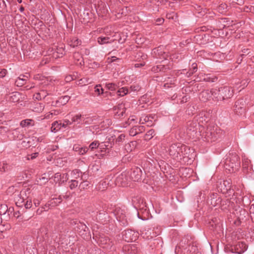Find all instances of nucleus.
<instances>
[{
    "label": "nucleus",
    "mask_w": 254,
    "mask_h": 254,
    "mask_svg": "<svg viewBox=\"0 0 254 254\" xmlns=\"http://www.w3.org/2000/svg\"><path fill=\"white\" fill-rule=\"evenodd\" d=\"M197 123L194 122H189L188 123L187 133L190 137L192 138L205 139L206 141H214L220 137L219 133L216 132L214 128L207 127L206 129L204 128L197 131Z\"/></svg>",
    "instance_id": "1"
},
{
    "label": "nucleus",
    "mask_w": 254,
    "mask_h": 254,
    "mask_svg": "<svg viewBox=\"0 0 254 254\" xmlns=\"http://www.w3.org/2000/svg\"><path fill=\"white\" fill-rule=\"evenodd\" d=\"M190 148L181 143L172 144L169 147V153L174 159L181 160L188 157L190 152Z\"/></svg>",
    "instance_id": "2"
},
{
    "label": "nucleus",
    "mask_w": 254,
    "mask_h": 254,
    "mask_svg": "<svg viewBox=\"0 0 254 254\" xmlns=\"http://www.w3.org/2000/svg\"><path fill=\"white\" fill-rule=\"evenodd\" d=\"M234 95V89L228 86H223L215 88L214 97L216 101H223L230 99Z\"/></svg>",
    "instance_id": "3"
},
{
    "label": "nucleus",
    "mask_w": 254,
    "mask_h": 254,
    "mask_svg": "<svg viewBox=\"0 0 254 254\" xmlns=\"http://www.w3.org/2000/svg\"><path fill=\"white\" fill-rule=\"evenodd\" d=\"M240 166V158L236 153L230 154L226 158L224 168L230 173H233L238 170Z\"/></svg>",
    "instance_id": "4"
},
{
    "label": "nucleus",
    "mask_w": 254,
    "mask_h": 254,
    "mask_svg": "<svg viewBox=\"0 0 254 254\" xmlns=\"http://www.w3.org/2000/svg\"><path fill=\"white\" fill-rule=\"evenodd\" d=\"M30 193V189L22 190L20 193L15 198L16 205L18 207H22L24 204L25 199L28 198V195Z\"/></svg>",
    "instance_id": "5"
},
{
    "label": "nucleus",
    "mask_w": 254,
    "mask_h": 254,
    "mask_svg": "<svg viewBox=\"0 0 254 254\" xmlns=\"http://www.w3.org/2000/svg\"><path fill=\"white\" fill-rule=\"evenodd\" d=\"M214 92H215V88L211 90H204L200 93L199 98L201 101L204 102L211 99L216 101V98L214 97Z\"/></svg>",
    "instance_id": "6"
},
{
    "label": "nucleus",
    "mask_w": 254,
    "mask_h": 254,
    "mask_svg": "<svg viewBox=\"0 0 254 254\" xmlns=\"http://www.w3.org/2000/svg\"><path fill=\"white\" fill-rule=\"evenodd\" d=\"M130 181L128 172H123L117 177L116 184L125 187L128 186V182Z\"/></svg>",
    "instance_id": "7"
},
{
    "label": "nucleus",
    "mask_w": 254,
    "mask_h": 254,
    "mask_svg": "<svg viewBox=\"0 0 254 254\" xmlns=\"http://www.w3.org/2000/svg\"><path fill=\"white\" fill-rule=\"evenodd\" d=\"M234 110L238 115H242L246 111V102L243 99H240L237 100L234 106Z\"/></svg>",
    "instance_id": "8"
},
{
    "label": "nucleus",
    "mask_w": 254,
    "mask_h": 254,
    "mask_svg": "<svg viewBox=\"0 0 254 254\" xmlns=\"http://www.w3.org/2000/svg\"><path fill=\"white\" fill-rule=\"evenodd\" d=\"M142 174V172L140 168L135 167L132 168L130 172L128 173L129 180L134 182H138L141 180Z\"/></svg>",
    "instance_id": "9"
},
{
    "label": "nucleus",
    "mask_w": 254,
    "mask_h": 254,
    "mask_svg": "<svg viewBox=\"0 0 254 254\" xmlns=\"http://www.w3.org/2000/svg\"><path fill=\"white\" fill-rule=\"evenodd\" d=\"M247 249L248 246L245 242H240L233 246L231 251L234 253L242 254L244 253Z\"/></svg>",
    "instance_id": "10"
},
{
    "label": "nucleus",
    "mask_w": 254,
    "mask_h": 254,
    "mask_svg": "<svg viewBox=\"0 0 254 254\" xmlns=\"http://www.w3.org/2000/svg\"><path fill=\"white\" fill-rule=\"evenodd\" d=\"M86 118L80 114L74 115L71 119V123H76L77 125H84L86 124L85 119Z\"/></svg>",
    "instance_id": "11"
},
{
    "label": "nucleus",
    "mask_w": 254,
    "mask_h": 254,
    "mask_svg": "<svg viewBox=\"0 0 254 254\" xmlns=\"http://www.w3.org/2000/svg\"><path fill=\"white\" fill-rule=\"evenodd\" d=\"M152 115L150 116H142L139 120L140 124H143L144 123H147V126L148 127H151L153 125V123L152 120L154 119V117Z\"/></svg>",
    "instance_id": "12"
},
{
    "label": "nucleus",
    "mask_w": 254,
    "mask_h": 254,
    "mask_svg": "<svg viewBox=\"0 0 254 254\" xmlns=\"http://www.w3.org/2000/svg\"><path fill=\"white\" fill-rule=\"evenodd\" d=\"M153 54L157 58L166 59L168 54L162 51V47H158L153 49Z\"/></svg>",
    "instance_id": "13"
},
{
    "label": "nucleus",
    "mask_w": 254,
    "mask_h": 254,
    "mask_svg": "<svg viewBox=\"0 0 254 254\" xmlns=\"http://www.w3.org/2000/svg\"><path fill=\"white\" fill-rule=\"evenodd\" d=\"M145 130V127L144 126H134L131 128L129 130V135L132 136H134L136 134L141 133Z\"/></svg>",
    "instance_id": "14"
},
{
    "label": "nucleus",
    "mask_w": 254,
    "mask_h": 254,
    "mask_svg": "<svg viewBox=\"0 0 254 254\" xmlns=\"http://www.w3.org/2000/svg\"><path fill=\"white\" fill-rule=\"evenodd\" d=\"M115 114L119 117H122L124 116L126 109L125 106L123 104H119L117 107L115 108Z\"/></svg>",
    "instance_id": "15"
},
{
    "label": "nucleus",
    "mask_w": 254,
    "mask_h": 254,
    "mask_svg": "<svg viewBox=\"0 0 254 254\" xmlns=\"http://www.w3.org/2000/svg\"><path fill=\"white\" fill-rule=\"evenodd\" d=\"M28 76L24 75H20L15 80V84L16 86L21 87L26 83Z\"/></svg>",
    "instance_id": "16"
},
{
    "label": "nucleus",
    "mask_w": 254,
    "mask_h": 254,
    "mask_svg": "<svg viewBox=\"0 0 254 254\" xmlns=\"http://www.w3.org/2000/svg\"><path fill=\"white\" fill-rule=\"evenodd\" d=\"M73 150L80 155H83L87 152L88 149L86 147H81L78 144H75L73 147Z\"/></svg>",
    "instance_id": "17"
},
{
    "label": "nucleus",
    "mask_w": 254,
    "mask_h": 254,
    "mask_svg": "<svg viewBox=\"0 0 254 254\" xmlns=\"http://www.w3.org/2000/svg\"><path fill=\"white\" fill-rule=\"evenodd\" d=\"M45 105L42 103H35L32 106V110L36 113H41L44 109Z\"/></svg>",
    "instance_id": "18"
},
{
    "label": "nucleus",
    "mask_w": 254,
    "mask_h": 254,
    "mask_svg": "<svg viewBox=\"0 0 254 254\" xmlns=\"http://www.w3.org/2000/svg\"><path fill=\"white\" fill-rule=\"evenodd\" d=\"M114 41V40L111 39V38L108 36H100L97 38V42L100 45L112 43Z\"/></svg>",
    "instance_id": "19"
},
{
    "label": "nucleus",
    "mask_w": 254,
    "mask_h": 254,
    "mask_svg": "<svg viewBox=\"0 0 254 254\" xmlns=\"http://www.w3.org/2000/svg\"><path fill=\"white\" fill-rule=\"evenodd\" d=\"M62 127V123L61 121H55L52 124L51 130L52 132L56 133L59 131Z\"/></svg>",
    "instance_id": "20"
},
{
    "label": "nucleus",
    "mask_w": 254,
    "mask_h": 254,
    "mask_svg": "<svg viewBox=\"0 0 254 254\" xmlns=\"http://www.w3.org/2000/svg\"><path fill=\"white\" fill-rule=\"evenodd\" d=\"M20 94L18 92H12L8 96V101L15 103L20 100Z\"/></svg>",
    "instance_id": "21"
},
{
    "label": "nucleus",
    "mask_w": 254,
    "mask_h": 254,
    "mask_svg": "<svg viewBox=\"0 0 254 254\" xmlns=\"http://www.w3.org/2000/svg\"><path fill=\"white\" fill-rule=\"evenodd\" d=\"M167 69H169V66L162 64L154 66L152 68V71L154 72H158L159 71L165 72Z\"/></svg>",
    "instance_id": "22"
},
{
    "label": "nucleus",
    "mask_w": 254,
    "mask_h": 254,
    "mask_svg": "<svg viewBox=\"0 0 254 254\" xmlns=\"http://www.w3.org/2000/svg\"><path fill=\"white\" fill-rule=\"evenodd\" d=\"M62 201V195L58 197L53 198L48 201V205H51V207H55L59 204Z\"/></svg>",
    "instance_id": "23"
},
{
    "label": "nucleus",
    "mask_w": 254,
    "mask_h": 254,
    "mask_svg": "<svg viewBox=\"0 0 254 254\" xmlns=\"http://www.w3.org/2000/svg\"><path fill=\"white\" fill-rule=\"evenodd\" d=\"M81 44V41L76 37H73L70 39L69 45L72 48L76 47Z\"/></svg>",
    "instance_id": "24"
},
{
    "label": "nucleus",
    "mask_w": 254,
    "mask_h": 254,
    "mask_svg": "<svg viewBox=\"0 0 254 254\" xmlns=\"http://www.w3.org/2000/svg\"><path fill=\"white\" fill-rule=\"evenodd\" d=\"M20 125L22 127L29 126H33L34 125V121L32 119L24 120L21 121Z\"/></svg>",
    "instance_id": "25"
},
{
    "label": "nucleus",
    "mask_w": 254,
    "mask_h": 254,
    "mask_svg": "<svg viewBox=\"0 0 254 254\" xmlns=\"http://www.w3.org/2000/svg\"><path fill=\"white\" fill-rule=\"evenodd\" d=\"M70 99V97L68 96H64L60 97L57 101V103L59 105H64L66 104Z\"/></svg>",
    "instance_id": "26"
},
{
    "label": "nucleus",
    "mask_w": 254,
    "mask_h": 254,
    "mask_svg": "<svg viewBox=\"0 0 254 254\" xmlns=\"http://www.w3.org/2000/svg\"><path fill=\"white\" fill-rule=\"evenodd\" d=\"M11 135L13 136V138L21 139L22 138L23 135L20 133L18 129H15L11 131Z\"/></svg>",
    "instance_id": "27"
},
{
    "label": "nucleus",
    "mask_w": 254,
    "mask_h": 254,
    "mask_svg": "<svg viewBox=\"0 0 254 254\" xmlns=\"http://www.w3.org/2000/svg\"><path fill=\"white\" fill-rule=\"evenodd\" d=\"M141 235L142 236V237L147 239H152L155 236V235H153V236L151 235V233L150 230H143L141 231Z\"/></svg>",
    "instance_id": "28"
},
{
    "label": "nucleus",
    "mask_w": 254,
    "mask_h": 254,
    "mask_svg": "<svg viewBox=\"0 0 254 254\" xmlns=\"http://www.w3.org/2000/svg\"><path fill=\"white\" fill-rule=\"evenodd\" d=\"M71 174L72 175V177L74 179H77L78 178H81V180H83L82 173L79 170H78V169L73 170L71 172Z\"/></svg>",
    "instance_id": "29"
},
{
    "label": "nucleus",
    "mask_w": 254,
    "mask_h": 254,
    "mask_svg": "<svg viewBox=\"0 0 254 254\" xmlns=\"http://www.w3.org/2000/svg\"><path fill=\"white\" fill-rule=\"evenodd\" d=\"M192 69L186 73V76L188 77L191 76L194 73H195L197 69V66L196 64L193 63L191 65Z\"/></svg>",
    "instance_id": "30"
},
{
    "label": "nucleus",
    "mask_w": 254,
    "mask_h": 254,
    "mask_svg": "<svg viewBox=\"0 0 254 254\" xmlns=\"http://www.w3.org/2000/svg\"><path fill=\"white\" fill-rule=\"evenodd\" d=\"M98 214H97V219H99L100 220H104V221H105V219L108 217V214L107 213H106L105 211L104 210L102 211H99L97 212Z\"/></svg>",
    "instance_id": "31"
},
{
    "label": "nucleus",
    "mask_w": 254,
    "mask_h": 254,
    "mask_svg": "<svg viewBox=\"0 0 254 254\" xmlns=\"http://www.w3.org/2000/svg\"><path fill=\"white\" fill-rule=\"evenodd\" d=\"M64 54V51L63 48H59L57 49V52L56 53H54V57L55 58H59L62 57Z\"/></svg>",
    "instance_id": "32"
},
{
    "label": "nucleus",
    "mask_w": 254,
    "mask_h": 254,
    "mask_svg": "<svg viewBox=\"0 0 254 254\" xmlns=\"http://www.w3.org/2000/svg\"><path fill=\"white\" fill-rule=\"evenodd\" d=\"M118 94L120 96H124L129 92V89L126 87H122L118 90Z\"/></svg>",
    "instance_id": "33"
},
{
    "label": "nucleus",
    "mask_w": 254,
    "mask_h": 254,
    "mask_svg": "<svg viewBox=\"0 0 254 254\" xmlns=\"http://www.w3.org/2000/svg\"><path fill=\"white\" fill-rule=\"evenodd\" d=\"M94 92L97 95L104 94V90L100 84L96 85L94 87Z\"/></svg>",
    "instance_id": "34"
},
{
    "label": "nucleus",
    "mask_w": 254,
    "mask_h": 254,
    "mask_svg": "<svg viewBox=\"0 0 254 254\" xmlns=\"http://www.w3.org/2000/svg\"><path fill=\"white\" fill-rule=\"evenodd\" d=\"M100 146V143L98 141L95 140L89 146L88 148V150L90 149L91 151L94 150L95 149L97 148Z\"/></svg>",
    "instance_id": "35"
},
{
    "label": "nucleus",
    "mask_w": 254,
    "mask_h": 254,
    "mask_svg": "<svg viewBox=\"0 0 254 254\" xmlns=\"http://www.w3.org/2000/svg\"><path fill=\"white\" fill-rule=\"evenodd\" d=\"M108 184L106 181H101L98 185V190L100 191H103L107 187Z\"/></svg>",
    "instance_id": "36"
},
{
    "label": "nucleus",
    "mask_w": 254,
    "mask_h": 254,
    "mask_svg": "<svg viewBox=\"0 0 254 254\" xmlns=\"http://www.w3.org/2000/svg\"><path fill=\"white\" fill-rule=\"evenodd\" d=\"M141 89V87L138 84H133L131 85L129 89V92H137Z\"/></svg>",
    "instance_id": "37"
},
{
    "label": "nucleus",
    "mask_w": 254,
    "mask_h": 254,
    "mask_svg": "<svg viewBox=\"0 0 254 254\" xmlns=\"http://www.w3.org/2000/svg\"><path fill=\"white\" fill-rule=\"evenodd\" d=\"M106 87L111 91L116 90L118 87V85L114 83H107L106 84Z\"/></svg>",
    "instance_id": "38"
},
{
    "label": "nucleus",
    "mask_w": 254,
    "mask_h": 254,
    "mask_svg": "<svg viewBox=\"0 0 254 254\" xmlns=\"http://www.w3.org/2000/svg\"><path fill=\"white\" fill-rule=\"evenodd\" d=\"M221 188H223V186H224V188H223V190L226 191H227L228 190H230L231 189V186L229 183V182L227 180L223 181V184H221Z\"/></svg>",
    "instance_id": "39"
},
{
    "label": "nucleus",
    "mask_w": 254,
    "mask_h": 254,
    "mask_svg": "<svg viewBox=\"0 0 254 254\" xmlns=\"http://www.w3.org/2000/svg\"><path fill=\"white\" fill-rule=\"evenodd\" d=\"M228 6L226 3L221 4L218 7V10L220 13H223L227 10Z\"/></svg>",
    "instance_id": "40"
},
{
    "label": "nucleus",
    "mask_w": 254,
    "mask_h": 254,
    "mask_svg": "<svg viewBox=\"0 0 254 254\" xmlns=\"http://www.w3.org/2000/svg\"><path fill=\"white\" fill-rule=\"evenodd\" d=\"M90 185V183L87 181H83L82 182L79 186L80 190H84L87 189Z\"/></svg>",
    "instance_id": "41"
},
{
    "label": "nucleus",
    "mask_w": 254,
    "mask_h": 254,
    "mask_svg": "<svg viewBox=\"0 0 254 254\" xmlns=\"http://www.w3.org/2000/svg\"><path fill=\"white\" fill-rule=\"evenodd\" d=\"M69 188L71 190H73L78 186V182L75 180H71L69 182Z\"/></svg>",
    "instance_id": "42"
},
{
    "label": "nucleus",
    "mask_w": 254,
    "mask_h": 254,
    "mask_svg": "<svg viewBox=\"0 0 254 254\" xmlns=\"http://www.w3.org/2000/svg\"><path fill=\"white\" fill-rule=\"evenodd\" d=\"M7 211V206L5 204H1L0 206V215H5Z\"/></svg>",
    "instance_id": "43"
},
{
    "label": "nucleus",
    "mask_w": 254,
    "mask_h": 254,
    "mask_svg": "<svg viewBox=\"0 0 254 254\" xmlns=\"http://www.w3.org/2000/svg\"><path fill=\"white\" fill-rule=\"evenodd\" d=\"M49 94L47 92V91L44 90H42L40 91L39 93H37V96H40V99L45 98Z\"/></svg>",
    "instance_id": "44"
},
{
    "label": "nucleus",
    "mask_w": 254,
    "mask_h": 254,
    "mask_svg": "<svg viewBox=\"0 0 254 254\" xmlns=\"http://www.w3.org/2000/svg\"><path fill=\"white\" fill-rule=\"evenodd\" d=\"M154 130L152 129L148 130L145 134V136L147 137V139H150L154 136Z\"/></svg>",
    "instance_id": "45"
},
{
    "label": "nucleus",
    "mask_w": 254,
    "mask_h": 254,
    "mask_svg": "<svg viewBox=\"0 0 254 254\" xmlns=\"http://www.w3.org/2000/svg\"><path fill=\"white\" fill-rule=\"evenodd\" d=\"M55 182H62V174L60 173H57L55 174Z\"/></svg>",
    "instance_id": "46"
},
{
    "label": "nucleus",
    "mask_w": 254,
    "mask_h": 254,
    "mask_svg": "<svg viewBox=\"0 0 254 254\" xmlns=\"http://www.w3.org/2000/svg\"><path fill=\"white\" fill-rule=\"evenodd\" d=\"M6 4L4 0H0V11H3L5 10Z\"/></svg>",
    "instance_id": "47"
},
{
    "label": "nucleus",
    "mask_w": 254,
    "mask_h": 254,
    "mask_svg": "<svg viewBox=\"0 0 254 254\" xmlns=\"http://www.w3.org/2000/svg\"><path fill=\"white\" fill-rule=\"evenodd\" d=\"M250 163H251L250 160L249 159H248V158H244L243 159V161H242L243 166H244L245 168L249 166Z\"/></svg>",
    "instance_id": "48"
},
{
    "label": "nucleus",
    "mask_w": 254,
    "mask_h": 254,
    "mask_svg": "<svg viewBox=\"0 0 254 254\" xmlns=\"http://www.w3.org/2000/svg\"><path fill=\"white\" fill-rule=\"evenodd\" d=\"M32 201L31 200H27L26 202H24V204L23 206H25V207L26 209H29L32 207Z\"/></svg>",
    "instance_id": "49"
},
{
    "label": "nucleus",
    "mask_w": 254,
    "mask_h": 254,
    "mask_svg": "<svg viewBox=\"0 0 254 254\" xmlns=\"http://www.w3.org/2000/svg\"><path fill=\"white\" fill-rule=\"evenodd\" d=\"M109 144L110 143L109 142H106L105 143H100V146L99 147H100V148L101 149L102 151H103V149H104L106 147H107L108 146H109Z\"/></svg>",
    "instance_id": "50"
},
{
    "label": "nucleus",
    "mask_w": 254,
    "mask_h": 254,
    "mask_svg": "<svg viewBox=\"0 0 254 254\" xmlns=\"http://www.w3.org/2000/svg\"><path fill=\"white\" fill-rule=\"evenodd\" d=\"M125 135L124 134H120L116 139V142H120L125 140Z\"/></svg>",
    "instance_id": "51"
},
{
    "label": "nucleus",
    "mask_w": 254,
    "mask_h": 254,
    "mask_svg": "<svg viewBox=\"0 0 254 254\" xmlns=\"http://www.w3.org/2000/svg\"><path fill=\"white\" fill-rule=\"evenodd\" d=\"M51 205H48V202L44 206L42 207L40 212L43 211H48L49 209L51 208Z\"/></svg>",
    "instance_id": "52"
},
{
    "label": "nucleus",
    "mask_w": 254,
    "mask_h": 254,
    "mask_svg": "<svg viewBox=\"0 0 254 254\" xmlns=\"http://www.w3.org/2000/svg\"><path fill=\"white\" fill-rule=\"evenodd\" d=\"M71 124L72 123L70 122L69 120H64V123H62V127L65 128L67 127L68 125H71Z\"/></svg>",
    "instance_id": "53"
},
{
    "label": "nucleus",
    "mask_w": 254,
    "mask_h": 254,
    "mask_svg": "<svg viewBox=\"0 0 254 254\" xmlns=\"http://www.w3.org/2000/svg\"><path fill=\"white\" fill-rule=\"evenodd\" d=\"M164 19L163 18H158L156 20V24L157 25H160L163 23Z\"/></svg>",
    "instance_id": "54"
},
{
    "label": "nucleus",
    "mask_w": 254,
    "mask_h": 254,
    "mask_svg": "<svg viewBox=\"0 0 254 254\" xmlns=\"http://www.w3.org/2000/svg\"><path fill=\"white\" fill-rule=\"evenodd\" d=\"M68 179V174L67 173H64L62 175V182H64L67 181Z\"/></svg>",
    "instance_id": "55"
},
{
    "label": "nucleus",
    "mask_w": 254,
    "mask_h": 254,
    "mask_svg": "<svg viewBox=\"0 0 254 254\" xmlns=\"http://www.w3.org/2000/svg\"><path fill=\"white\" fill-rule=\"evenodd\" d=\"M132 232H133L132 231L129 230H127L125 231V234H124L125 238H128V237H130V235L131 234V233Z\"/></svg>",
    "instance_id": "56"
},
{
    "label": "nucleus",
    "mask_w": 254,
    "mask_h": 254,
    "mask_svg": "<svg viewBox=\"0 0 254 254\" xmlns=\"http://www.w3.org/2000/svg\"><path fill=\"white\" fill-rule=\"evenodd\" d=\"M14 211V208L12 207H7V211H6V214H7L8 216H10Z\"/></svg>",
    "instance_id": "57"
},
{
    "label": "nucleus",
    "mask_w": 254,
    "mask_h": 254,
    "mask_svg": "<svg viewBox=\"0 0 254 254\" xmlns=\"http://www.w3.org/2000/svg\"><path fill=\"white\" fill-rule=\"evenodd\" d=\"M80 84H83L84 85H86L90 83L88 82V79L85 78L81 79L80 80Z\"/></svg>",
    "instance_id": "58"
},
{
    "label": "nucleus",
    "mask_w": 254,
    "mask_h": 254,
    "mask_svg": "<svg viewBox=\"0 0 254 254\" xmlns=\"http://www.w3.org/2000/svg\"><path fill=\"white\" fill-rule=\"evenodd\" d=\"M6 69H3L0 70V77H3L6 75Z\"/></svg>",
    "instance_id": "59"
},
{
    "label": "nucleus",
    "mask_w": 254,
    "mask_h": 254,
    "mask_svg": "<svg viewBox=\"0 0 254 254\" xmlns=\"http://www.w3.org/2000/svg\"><path fill=\"white\" fill-rule=\"evenodd\" d=\"M62 199L64 198L65 199H68L70 197V193H67V192L65 195H62Z\"/></svg>",
    "instance_id": "60"
},
{
    "label": "nucleus",
    "mask_w": 254,
    "mask_h": 254,
    "mask_svg": "<svg viewBox=\"0 0 254 254\" xmlns=\"http://www.w3.org/2000/svg\"><path fill=\"white\" fill-rule=\"evenodd\" d=\"M250 9H251V6H246L244 8V11L247 12H250Z\"/></svg>",
    "instance_id": "61"
},
{
    "label": "nucleus",
    "mask_w": 254,
    "mask_h": 254,
    "mask_svg": "<svg viewBox=\"0 0 254 254\" xmlns=\"http://www.w3.org/2000/svg\"><path fill=\"white\" fill-rule=\"evenodd\" d=\"M145 63L143 62V63H140V64H135L134 66H135V67H139L144 66L145 65Z\"/></svg>",
    "instance_id": "62"
},
{
    "label": "nucleus",
    "mask_w": 254,
    "mask_h": 254,
    "mask_svg": "<svg viewBox=\"0 0 254 254\" xmlns=\"http://www.w3.org/2000/svg\"><path fill=\"white\" fill-rule=\"evenodd\" d=\"M59 111H56V110H53L50 113L51 114L52 116H55V115H57L59 114Z\"/></svg>",
    "instance_id": "63"
},
{
    "label": "nucleus",
    "mask_w": 254,
    "mask_h": 254,
    "mask_svg": "<svg viewBox=\"0 0 254 254\" xmlns=\"http://www.w3.org/2000/svg\"><path fill=\"white\" fill-rule=\"evenodd\" d=\"M52 116L51 115V114L50 113H47V114L45 115V119H50L52 118Z\"/></svg>",
    "instance_id": "64"
}]
</instances>
